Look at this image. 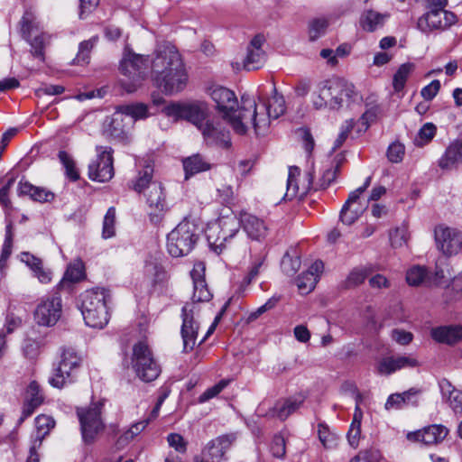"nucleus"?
<instances>
[{"label": "nucleus", "instance_id": "1", "mask_svg": "<svg viewBox=\"0 0 462 462\" xmlns=\"http://www.w3.org/2000/svg\"><path fill=\"white\" fill-rule=\"evenodd\" d=\"M210 97L217 105V111L239 134H244L246 131L245 121L248 113L250 122L252 123L255 133H257V105L255 100L249 95H243L241 97L242 106L238 108V101L236 94L221 86L214 87L210 91Z\"/></svg>", "mask_w": 462, "mask_h": 462}, {"label": "nucleus", "instance_id": "2", "mask_svg": "<svg viewBox=\"0 0 462 462\" xmlns=\"http://www.w3.org/2000/svg\"><path fill=\"white\" fill-rule=\"evenodd\" d=\"M358 97L355 86L342 79H330L319 82L311 96L315 109L338 110Z\"/></svg>", "mask_w": 462, "mask_h": 462}, {"label": "nucleus", "instance_id": "3", "mask_svg": "<svg viewBox=\"0 0 462 462\" xmlns=\"http://www.w3.org/2000/svg\"><path fill=\"white\" fill-rule=\"evenodd\" d=\"M151 77L166 95L182 91L189 79L183 60H153Z\"/></svg>", "mask_w": 462, "mask_h": 462}, {"label": "nucleus", "instance_id": "4", "mask_svg": "<svg viewBox=\"0 0 462 462\" xmlns=\"http://www.w3.org/2000/svg\"><path fill=\"white\" fill-rule=\"evenodd\" d=\"M108 299L109 294L104 288L89 290L82 294L80 310L88 326L103 328L108 323Z\"/></svg>", "mask_w": 462, "mask_h": 462}, {"label": "nucleus", "instance_id": "5", "mask_svg": "<svg viewBox=\"0 0 462 462\" xmlns=\"http://www.w3.org/2000/svg\"><path fill=\"white\" fill-rule=\"evenodd\" d=\"M199 227L189 220L180 222L167 236L168 252L173 257L188 254L199 239Z\"/></svg>", "mask_w": 462, "mask_h": 462}, {"label": "nucleus", "instance_id": "6", "mask_svg": "<svg viewBox=\"0 0 462 462\" xmlns=\"http://www.w3.org/2000/svg\"><path fill=\"white\" fill-rule=\"evenodd\" d=\"M313 188V173L307 171L300 177V170L296 166L289 168L286 191L283 193L282 187L278 192L277 198H271L268 194L270 201L275 204L283 199L291 200L293 199H302Z\"/></svg>", "mask_w": 462, "mask_h": 462}, {"label": "nucleus", "instance_id": "7", "mask_svg": "<svg viewBox=\"0 0 462 462\" xmlns=\"http://www.w3.org/2000/svg\"><path fill=\"white\" fill-rule=\"evenodd\" d=\"M19 24L22 37L30 44L32 54L43 57L50 42V36L41 31L34 13L31 9L26 10Z\"/></svg>", "mask_w": 462, "mask_h": 462}, {"label": "nucleus", "instance_id": "8", "mask_svg": "<svg viewBox=\"0 0 462 462\" xmlns=\"http://www.w3.org/2000/svg\"><path fill=\"white\" fill-rule=\"evenodd\" d=\"M103 406L104 402L98 401L88 407L77 408L82 438L87 443L92 442L105 428L101 417Z\"/></svg>", "mask_w": 462, "mask_h": 462}, {"label": "nucleus", "instance_id": "9", "mask_svg": "<svg viewBox=\"0 0 462 462\" xmlns=\"http://www.w3.org/2000/svg\"><path fill=\"white\" fill-rule=\"evenodd\" d=\"M153 60H122L119 70L125 79H121V86L127 93L134 92L141 82L151 75V64Z\"/></svg>", "mask_w": 462, "mask_h": 462}, {"label": "nucleus", "instance_id": "10", "mask_svg": "<svg viewBox=\"0 0 462 462\" xmlns=\"http://www.w3.org/2000/svg\"><path fill=\"white\" fill-rule=\"evenodd\" d=\"M132 365L137 376L143 382H152L161 374L160 365L153 358L149 346L143 342L134 346Z\"/></svg>", "mask_w": 462, "mask_h": 462}, {"label": "nucleus", "instance_id": "11", "mask_svg": "<svg viewBox=\"0 0 462 462\" xmlns=\"http://www.w3.org/2000/svg\"><path fill=\"white\" fill-rule=\"evenodd\" d=\"M80 362L81 358L73 349H64L61 355V360L53 369L52 374L49 378V383L58 389H61L71 383L76 377V373L80 365Z\"/></svg>", "mask_w": 462, "mask_h": 462}, {"label": "nucleus", "instance_id": "12", "mask_svg": "<svg viewBox=\"0 0 462 462\" xmlns=\"http://www.w3.org/2000/svg\"><path fill=\"white\" fill-rule=\"evenodd\" d=\"M164 113L168 116L187 120L199 129L207 121L208 107L200 101L171 103L165 106Z\"/></svg>", "mask_w": 462, "mask_h": 462}, {"label": "nucleus", "instance_id": "13", "mask_svg": "<svg viewBox=\"0 0 462 462\" xmlns=\"http://www.w3.org/2000/svg\"><path fill=\"white\" fill-rule=\"evenodd\" d=\"M97 156L88 166V177L92 180L106 182L110 180L114 174L113 149L99 146L97 148Z\"/></svg>", "mask_w": 462, "mask_h": 462}, {"label": "nucleus", "instance_id": "14", "mask_svg": "<svg viewBox=\"0 0 462 462\" xmlns=\"http://www.w3.org/2000/svg\"><path fill=\"white\" fill-rule=\"evenodd\" d=\"M434 236L437 248L446 255L456 254L462 248V232L456 228L438 226Z\"/></svg>", "mask_w": 462, "mask_h": 462}, {"label": "nucleus", "instance_id": "15", "mask_svg": "<svg viewBox=\"0 0 462 462\" xmlns=\"http://www.w3.org/2000/svg\"><path fill=\"white\" fill-rule=\"evenodd\" d=\"M61 316V299L59 292L40 303L34 311V319L40 326H53Z\"/></svg>", "mask_w": 462, "mask_h": 462}, {"label": "nucleus", "instance_id": "16", "mask_svg": "<svg viewBox=\"0 0 462 462\" xmlns=\"http://www.w3.org/2000/svg\"><path fill=\"white\" fill-rule=\"evenodd\" d=\"M457 21V15L449 11H427L418 20V28L423 32L443 30Z\"/></svg>", "mask_w": 462, "mask_h": 462}, {"label": "nucleus", "instance_id": "17", "mask_svg": "<svg viewBox=\"0 0 462 462\" xmlns=\"http://www.w3.org/2000/svg\"><path fill=\"white\" fill-rule=\"evenodd\" d=\"M205 264L202 262H199L194 264L190 272L193 281L192 300L195 302L209 301L213 296L205 280Z\"/></svg>", "mask_w": 462, "mask_h": 462}, {"label": "nucleus", "instance_id": "18", "mask_svg": "<svg viewBox=\"0 0 462 462\" xmlns=\"http://www.w3.org/2000/svg\"><path fill=\"white\" fill-rule=\"evenodd\" d=\"M419 360L412 355L383 357L377 365L380 374L389 375L402 368L420 366Z\"/></svg>", "mask_w": 462, "mask_h": 462}, {"label": "nucleus", "instance_id": "19", "mask_svg": "<svg viewBox=\"0 0 462 462\" xmlns=\"http://www.w3.org/2000/svg\"><path fill=\"white\" fill-rule=\"evenodd\" d=\"M181 336L185 351L192 350L196 345L199 325L194 319L193 310L184 306L182 309Z\"/></svg>", "mask_w": 462, "mask_h": 462}, {"label": "nucleus", "instance_id": "20", "mask_svg": "<svg viewBox=\"0 0 462 462\" xmlns=\"http://www.w3.org/2000/svg\"><path fill=\"white\" fill-rule=\"evenodd\" d=\"M201 134L208 144L217 145L222 148L231 146L229 132L215 125L208 120L199 128Z\"/></svg>", "mask_w": 462, "mask_h": 462}, {"label": "nucleus", "instance_id": "21", "mask_svg": "<svg viewBox=\"0 0 462 462\" xmlns=\"http://www.w3.org/2000/svg\"><path fill=\"white\" fill-rule=\"evenodd\" d=\"M460 164H462V138L450 143L439 160V168L445 171L456 169Z\"/></svg>", "mask_w": 462, "mask_h": 462}, {"label": "nucleus", "instance_id": "22", "mask_svg": "<svg viewBox=\"0 0 462 462\" xmlns=\"http://www.w3.org/2000/svg\"><path fill=\"white\" fill-rule=\"evenodd\" d=\"M389 18V13H379L374 9H365L360 15L359 25L365 32H374L383 28Z\"/></svg>", "mask_w": 462, "mask_h": 462}, {"label": "nucleus", "instance_id": "23", "mask_svg": "<svg viewBox=\"0 0 462 462\" xmlns=\"http://www.w3.org/2000/svg\"><path fill=\"white\" fill-rule=\"evenodd\" d=\"M351 199L352 195L349 194L348 199L343 205L339 215L340 221L346 226L354 224L366 208V204L362 203L360 198Z\"/></svg>", "mask_w": 462, "mask_h": 462}, {"label": "nucleus", "instance_id": "24", "mask_svg": "<svg viewBox=\"0 0 462 462\" xmlns=\"http://www.w3.org/2000/svg\"><path fill=\"white\" fill-rule=\"evenodd\" d=\"M103 132L106 135L115 139L124 140L127 137V128L124 123V116L117 111L116 107L115 113L105 120Z\"/></svg>", "mask_w": 462, "mask_h": 462}, {"label": "nucleus", "instance_id": "25", "mask_svg": "<svg viewBox=\"0 0 462 462\" xmlns=\"http://www.w3.org/2000/svg\"><path fill=\"white\" fill-rule=\"evenodd\" d=\"M301 402V401L294 398L277 401L274 405L266 411L265 416L285 420L300 407Z\"/></svg>", "mask_w": 462, "mask_h": 462}, {"label": "nucleus", "instance_id": "26", "mask_svg": "<svg viewBox=\"0 0 462 462\" xmlns=\"http://www.w3.org/2000/svg\"><path fill=\"white\" fill-rule=\"evenodd\" d=\"M43 396L41 388L36 381L30 383L25 393V402L23 408V416L21 420L31 416L34 410L42 403Z\"/></svg>", "mask_w": 462, "mask_h": 462}, {"label": "nucleus", "instance_id": "27", "mask_svg": "<svg viewBox=\"0 0 462 462\" xmlns=\"http://www.w3.org/2000/svg\"><path fill=\"white\" fill-rule=\"evenodd\" d=\"M432 338L442 344L452 345L462 339V326H443L431 329Z\"/></svg>", "mask_w": 462, "mask_h": 462}, {"label": "nucleus", "instance_id": "28", "mask_svg": "<svg viewBox=\"0 0 462 462\" xmlns=\"http://www.w3.org/2000/svg\"><path fill=\"white\" fill-rule=\"evenodd\" d=\"M235 439V434L220 436L208 444L207 452L214 462H219Z\"/></svg>", "mask_w": 462, "mask_h": 462}, {"label": "nucleus", "instance_id": "29", "mask_svg": "<svg viewBox=\"0 0 462 462\" xmlns=\"http://www.w3.org/2000/svg\"><path fill=\"white\" fill-rule=\"evenodd\" d=\"M448 429L442 425H431L414 433L415 439L425 445L437 444L448 435Z\"/></svg>", "mask_w": 462, "mask_h": 462}, {"label": "nucleus", "instance_id": "30", "mask_svg": "<svg viewBox=\"0 0 462 462\" xmlns=\"http://www.w3.org/2000/svg\"><path fill=\"white\" fill-rule=\"evenodd\" d=\"M226 224V221L220 220L218 223L210 224L206 229V236L209 246L217 254L221 253L224 242L227 238V235L222 230V226Z\"/></svg>", "mask_w": 462, "mask_h": 462}, {"label": "nucleus", "instance_id": "31", "mask_svg": "<svg viewBox=\"0 0 462 462\" xmlns=\"http://www.w3.org/2000/svg\"><path fill=\"white\" fill-rule=\"evenodd\" d=\"M146 202L154 212H163L166 209V201L163 187L160 182H152L145 192Z\"/></svg>", "mask_w": 462, "mask_h": 462}, {"label": "nucleus", "instance_id": "32", "mask_svg": "<svg viewBox=\"0 0 462 462\" xmlns=\"http://www.w3.org/2000/svg\"><path fill=\"white\" fill-rule=\"evenodd\" d=\"M18 194L28 195L32 200L43 203L51 202L54 199L55 195L53 192L42 188L32 185L27 181H20L18 185Z\"/></svg>", "mask_w": 462, "mask_h": 462}, {"label": "nucleus", "instance_id": "33", "mask_svg": "<svg viewBox=\"0 0 462 462\" xmlns=\"http://www.w3.org/2000/svg\"><path fill=\"white\" fill-rule=\"evenodd\" d=\"M439 388L443 399L447 401L451 409L457 413H462V391L456 389L446 379L439 382Z\"/></svg>", "mask_w": 462, "mask_h": 462}, {"label": "nucleus", "instance_id": "34", "mask_svg": "<svg viewBox=\"0 0 462 462\" xmlns=\"http://www.w3.org/2000/svg\"><path fill=\"white\" fill-rule=\"evenodd\" d=\"M273 95L268 97L265 107L269 119H277L285 112V101L282 95H279L276 88H273Z\"/></svg>", "mask_w": 462, "mask_h": 462}, {"label": "nucleus", "instance_id": "35", "mask_svg": "<svg viewBox=\"0 0 462 462\" xmlns=\"http://www.w3.org/2000/svg\"><path fill=\"white\" fill-rule=\"evenodd\" d=\"M122 116H130L134 121L149 116L148 106L143 103L123 104L116 106Z\"/></svg>", "mask_w": 462, "mask_h": 462}, {"label": "nucleus", "instance_id": "36", "mask_svg": "<svg viewBox=\"0 0 462 462\" xmlns=\"http://www.w3.org/2000/svg\"><path fill=\"white\" fill-rule=\"evenodd\" d=\"M300 267V255L295 248H290L281 261V269L287 276H293Z\"/></svg>", "mask_w": 462, "mask_h": 462}, {"label": "nucleus", "instance_id": "37", "mask_svg": "<svg viewBox=\"0 0 462 462\" xmlns=\"http://www.w3.org/2000/svg\"><path fill=\"white\" fill-rule=\"evenodd\" d=\"M186 179L210 169V164L200 154H194L183 160Z\"/></svg>", "mask_w": 462, "mask_h": 462}, {"label": "nucleus", "instance_id": "38", "mask_svg": "<svg viewBox=\"0 0 462 462\" xmlns=\"http://www.w3.org/2000/svg\"><path fill=\"white\" fill-rule=\"evenodd\" d=\"M22 262L25 263L35 273L42 282H48L51 281L50 272L42 269V263L41 259L35 257L30 253H23L21 254Z\"/></svg>", "mask_w": 462, "mask_h": 462}, {"label": "nucleus", "instance_id": "39", "mask_svg": "<svg viewBox=\"0 0 462 462\" xmlns=\"http://www.w3.org/2000/svg\"><path fill=\"white\" fill-rule=\"evenodd\" d=\"M55 425V421L47 415H39L35 419L36 431L32 437V440L36 441V445H42V442L46 435H48L51 429Z\"/></svg>", "mask_w": 462, "mask_h": 462}, {"label": "nucleus", "instance_id": "40", "mask_svg": "<svg viewBox=\"0 0 462 462\" xmlns=\"http://www.w3.org/2000/svg\"><path fill=\"white\" fill-rule=\"evenodd\" d=\"M412 70L413 65L411 62H405L399 67L393 78V88L394 92L399 93L403 90Z\"/></svg>", "mask_w": 462, "mask_h": 462}, {"label": "nucleus", "instance_id": "41", "mask_svg": "<svg viewBox=\"0 0 462 462\" xmlns=\"http://www.w3.org/2000/svg\"><path fill=\"white\" fill-rule=\"evenodd\" d=\"M240 222L243 226L244 230L246 232L248 236L252 239L258 240L260 236L259 232V219L256 216L243 212L240 216Z\"/></svg>", "mask_w": 462, "mask_h": 462}, {"label": "nucleus", "instance_id": "42", "mask_svg": "<svg viewBox=\"0 0 462 462\" xmlns=\"http://www.w3.org/2000/svg\"><path fill=\"white\" fill-rule=\"evenodd\" d=\"M153 168L151 165H145L143 171L139 172V177L133 182L132 189L141 193L144 190L148 191V186L152 183Z\"/></svg>", "mask_w": 462, "mask_h": 462}, {"label": "nucleus", "instance_id": "43", "mask_svg": "<svg viewBox=\"0 0 462 462\" xmlns=\"http://www.w3.org/2000/svg\"><path fill=\"white\" fill-rule=\"evenodd\" d=\"M328 26V19L324 17L314 18L309 22L308 32L310 41H316L321 37Z\"/></svg>", "mask_w": 462, "mask_h": 462}, {"label": "nucleus", "instance_id": "44", "mask_svg": "<svg viewBox=\"0 0 462 462\" xmlns=\"http://www.w3.org/2000/svg\"><path fill=\"white\" fill-rule=\"evenodd\" d=\"M84 276L83 267L80 263L69 265L59 283V288L64 287L68 282H77Z\"/></svg>", "mask_w": 462, "mask_h": 462}, {"label": "nucleus", "instance_id": "45", "mask_svg": "<svg viewBox=\"0 0 462 462\" xmlns=\"http://www.w3.org/2000/svg\"><path fill=\"white\" fill-rule=\"evenodd\" d=\"M317 282V277L311 273H302L296 280L297 287L301 294H308L313 291Z\"/></svg>", "mask_w": 462, "mask_h": 462}, {"label": "nucleus", "instance_id": "46", "mask_svg": "<svg viewBox=\"0 0 462 462\" xmlns=\"http://www.w3.org/2000/svg\"><path fill=\"white\" fill-rule=\"evenodd\" d=\"M342 159L336 162L335 165H332L330 168L325 170L322 173L321 178L319 179V182L317 183V187L314 189H326L328 186H329L337 178V175L339 171L340 164H341Z\"/></svg>", "mask_w": 462, "mask_h": 462}, {"label": "nucleus", "instance_id": "47", "mask_svg": "<svg viewBox=\"0 0 462 462\" xmlns=\"http://www.w3.org/2000/svg\"><path fill=\"white\" fill-rule=\"evenodd\" d=\"M318 435L320 442L326 448H332L337 446V437L329 430L327 425L323 423L319 424Z\"/></svg>", "mask_w": 462, "mask_h": 462}, {"label": "nucleus", "instance_id": "48", "mask_svg": "<svg viewBox=\"0 0 462 462\" xmlns=\"http://www.w3.org/2000/svg\"><path fill=\"white\" fill-rule=\"evenodd\" d=\"M116 209L109 208L105 215L103 221L102 236L104 238H110L116 235Z\"/></svg>", "mask_w": 462, "mask_h": 462}, {"label": "nucleus", "instance_id": "49", "mask_svg": "<svg viewBox=\"0 0 462 462\" xmlns=\"http://www.w3.org/2000/svg\"><path fill=\"white\" fill-rule=\"evenodd\" d=\"M436 126L432 123H426L419 131L415 143L419 146L428 143L436 134Z\"/></svg>", "mask_w": 462, "mask_h": 462}, {"label": "nucleus", "instance_id": "50", "mask_svg": "<svg viewBox=\"0 0 462 462\" xmlns=\"http://www.w3.org/2000/svg\"><path fill=\"white\" fill-rule=\"evenodd\" d=\"M11 229V225H8L6 226L5 239L3 245L2 253L0 256V268H3L5 266V262L7 261L12 253L13 234Z\"/></svg>", "mask_w": 462, "mask_h": 462}, {"label": "nucleus", "instance_id": "51", "mask_svg": "<svg viewBox=\"0 0 462 462\" xmlns=\"http://www.w3.org/2000/svg\"><path fill=\"white\" fill-rule=\"evenodd\" d=\"M285 451L286 445L284 436L282 433L275 434L271 444L273 456L277 458H282L285 455Z\"/></svg>", "mask_w": 462, "mask_h": 462}, {"label": "nucleus", "instance_id": "52", "mask_svg": "<svg viewBox=\"0 0 462 462\" xmlns=\"http://www.w3.org/2000/svg\"><path fill=\"white\" fill-rule=\"evenodd\" d=\"M156 58H174L178 55V50L170 42H158L156 47Z\"/></svg>", "mask_w": 462, "mask_h": 462}, {"label": "nucleus", "instance_id": "53", "mask_svg": "<svg viewBox=\"0 0 462 462\" xmlns=\"http://www.w3.org/2000/svg\"><path fill=\"white\" fill-rule=\"evenodd\" d=\"M380 459V451L375 448H370L359 452L350 462H379Z\"/></svg>", "mask_w": 462, "mask_h": 462}, {"label": "nucleus", "instance_id": "54", "mask_svg": "<svg viewBox=\"0 0 462 462\" xmlns=\"http://www.w3.org/2000/svg\"><path fill=\"white\" fill-rule=\"evenodd\" d=\"M426 276V270L420 266L411 268L406 274L407 282L410 285L417 286L421 283Z\"/></svg>", "mask_w": 462, "mask_h": 462}, {"label": "nucleus", "instance_id": "55", "mask_svg": "<svg viewBox=\"0 0 462 462\" xmlns=\"http://www.w3.org/2000/svg\"><path fill=\"white\" fill-rule=\"evenodd\" d=\"M227 385V381L221 380L217 384L212 387L208 388L202 394L199 395L198 401L199 403H203L208 402V400L217 396L226 386Z\"/></svg>", "mask_w": 462, "mask_h": 462}, {"label": "nucleus", "instance_id": "56", "mask_svg": "<svg viewBox=\"0 0 462 462\" xmlns=\"http://www.w3.org/2000/svg\"><path fill=\"white\" fill-rule=\"evenodd\" d=\"M404 152V145L399 142H396L389 146L387 151V157L390 162L397 163L402 161Z\"/></svg>", "mask_w": 462, "mask_h": 462}, {"label": "nucleus", "instance_id": "57", "mask_svg": "<svg viewBox=\"0 0 462 462\" xmlns=\"http://www.w3.org/2000/svg\"><path fill=\"white\" fill-rule=\"evenodd\" d=\"M367 276V271L365 268L354 269L346 278V283L347 287H354L361 284Z\"/></svg>", "mask_w": 462, "mask_h": 462}, {"label": "nucleus", "instance_id": "58", "mask_svg": "<svg viewBox=\"0 0 462 462\" xmlns=\"http://www.w3.org/2000/svg\"><path fill=\"white\" fill-rule=\"evenodd\" d=\"M408 233L405 227H397L390 233L391 244L394 247H400L406 244Z\"/></svg>", "mask_w": 462, "mask_h": 462}, {"label": "nucleus", "instance_id": "59", "mask_svg": "<svg viewBox=\"0 0 462 462\" xmlns=\"http://www.w3.org/2000/svg\"><path fill=\"white\" fill-rule=\"evenodd\" d=\"M440 89V82L438 79L432 80L429 85L420 90L421 97L427 100H432Z\"/></svg>", "mask_w": 462, "mask_h": 462}, {"label": "nucleus", "instance_id": "60", "mask_svg": "<svg viewBox=\"0 0 462 462\" xmlns=\"http://www.w3.org/2000/svg\"><path fill=\"white\" fill-rule=\"evenodd\" d=\"M167 441L170 447L173 448L176 451L180 453H184L186 451L187 443L181 435L178 433H171L167 437Z\"/></svg>", "mask_w": 462, "mask_h": 462}, {"label": "nucleus", "instance_id": "61", "mask_svg": "<svg viewBox=\"0 0 462 462\" xmlns=\"http://www.w3.org/2000/svg\"><path fill=\"white\" fill-rule=\"evenodd\" d=\"M392 338L398 344L406 346L412 341L413 335L403 329L396 328L392 331Z\"/></svg>", "mask_w": 462, "mask_h": 462}, {"label": "nucleus", "instance_id": "62", "mask_svg": "<svg viewBox=\"0 0 462 462\" xmlns=\"http://www.w3.org/2000/svg\"><path fill=\"white\" fill-rule=\"evenodd\" d=\"M297 132L301 138L304 149L306 150L307 152L310 153L314 148L315 143L310 130L308 128L302 127L298 129Z\"/></svg>", "mask_w": 462, "mask_h": 462}, {"label": "nucleus", "instance_id": "63", "mask_svg": "<svg viewBox=\"0 0 462 462\" xmlns=\"http://www.w3.org/2000/svg\"><path fill=\"white\" fill-rule=\"evenodd\" d=\"M150 420L146 419L136 423H134L130 429L125 432L124 438L126 440L132 439L134 436L140 434L148 425Z\"/></svg>", "mask_w": 462, "mask_h": 462}, {"label": "nucleus", "instance_id": "64", "mask_svg": "<svg viewBox=\"0 0 462 462\" xmlns=\"http://www.w3.org/2000/svg\"><path fill=\"white\" fill-rule=\"evenodd\" d=\"M380 114V108L378 106H371L367 108L360 118L362 125L367 128L371 123L376 120Z\"/></svg>", "mask_w": 462, "mask_h": 462}]
</instances>
